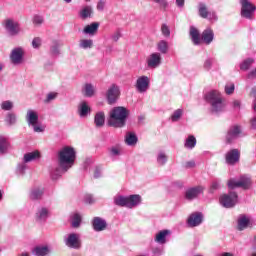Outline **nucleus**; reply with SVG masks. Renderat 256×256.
I'll return each mask as SVG.
<instances>
[{"label": "nucleus", "instance_id": "1", "mask_svg": "<svg viewBox=\"0 0 256 256\" xmlns=\"http://www.w3.org/2000/svg\"><path fill=\"white\" fill-rule=\"evenodd\" d=\"M75 163V149L71 146H65L58 152V164L60 168H56L51 173L53 181H57L63 173H67V170L73 167Z\"/></svg>", "mask_w": 256, "mask_h": 256}, {"label": "nucleus", "instance_id": "2", "mask_svg": "<svg viewBox=\"0 0 256 256\" xmlns=\"http://www.w3.org/2000/svg\"><path fill=\"white\" fill-rule=\"evenodd\" d=\"M127 117H129V110L127 108L123 106L114 107L109 113L108 124L110 127L121 129V127H125Z\"/></svg>", "mask_w": 256, "mask_h": 256}, {"label": "nucleus", "instance_id": "3", "mask_svg": "<svg viewBox=\"0 0 256 256\" xmlns=\"http://www.w3.org/2000/svg\"><path fill=\"white\" fill-rule=\"evenodd\" d=\"M189 35L194 45H201L202 41L205 45H211V43H213V39H215V33L211 28L205 29L202 34H200L199 30L195 28V26H191Z\"/></svg>", "mask_w": 256, "mask_h": 256}, {"label": "nucleus", "instance_id": "4", "mask_svg": "<svg viewBox=\"0 0 256 256\" xmlns=\"http://www.w3.org/2000/svg\"><path fill=\"white\" fill-rule=\"evenodd\" d=\"M205 100L211 105L212 113H221L225 111V103L221 98V93L217 90H212L205 95Z\"/></svg>", "mask_w": 256, "mask_h": 256}, {"label": "nucleus", "instance_id": "5", "mask_svg": "<svg viewBox=\"0 0 256 256\" xmlns=\"http://www.w3.org/2000/svg\"><path fill=\"white\" fill-rule=\"evenodd\" d=\"M228 188L230 189H244L245 191L249 190L251 187H253V180L251 179V176L244 174L239 177L238 180L235 178H231L228 180Z\"/></svg>", "mask_w": 256, "mask_h": 256}, {"label": "nucleus", "instance_id": "6", "mask_svg": "<svg viewBox=\"0 0 256 256\" xmlns=\"http://www.w3.org/2000/svg\"><path fill=\"white\" fill-rule=\"evenodd\" d=\"M26 121L28 126L33 128L34 133H43L45 131V126L39 123L37 111L29 109L26 113Z\"/></svg>", "mask_w": 256, "mask_h": 256}, {"label": "nucleus", "instance_id": "7", "mask_svg": "<svg viewBox=\"0 0 256 256\" xmlns=\"http://www.w3.org/2000/svg\"><path fill=\"white\" fill-rule=\"evenodd\" d=\"M239 201V196L237 192L230 191L228 194H224L220 197V204L226 209H232L236 206Z\"/></svg>", "mask_w": 256, "mask_h": 256}, {"label": "nucleus", "instance_id": "8", "mask_svg": "<svg viewBox=\"0 0 256 256\" xmlns=\"http://www.w3.org/2000/svg\"><path fill=\"white\" fill-rule=\"evenodd\" d=\"M241 12L240 15L244 19H253L255 15L256 6L251 3V0H240Z\"/></svg>", "mask_w": 256, "mask_h": 256}, {"label": "nucleus", "instance_id": "9", "mask_svg": "<svg viewBox=\"0 0 256 256\" xmlns=\"http://www.w3.org/2000/svg\"><path fill=\"white\" fill-rule=\"evenodd\" d=\"M9 57L12 65H23L25 63V48L21 46L15 47L12 49Z\"/></svg>", "mask_w": 256, "mask_h": 256}, {"label": "nucleus", "instance_id": "10", "mask_svg": "<svg viewBox=\"0 0 256 256\" xmlns=\"http://www.w3.org/2000/svg\"><path fill=\"white\" fill-rule=\"evenodd\" d=\"M64 243L70 249H81V235L70 233L64 237Z\"/></svg>", "mask_w": 256, "mask_h": 256}, {"label": "nucleus", "instance_id": "11", "mask_svg": "<svg viewBox=\"0 0 256 256\" xmlns=\"http://www.w3.org/2000/svg\"><path fill=\"white\" fill-rule=\"evenodd\" d=\"M121 95V90L116 84H112L107 92H106V99L108 102V105H113L117 103V100L119 99V96Z\"/></svg>", "mask_w": 256, "mask_h": 256}, {"label": "nucleus", "instance_id": "12", "mask_svg": "<svg viewBox=\"0 0 256 256\" xmlns=\"http://www.w3.org/2000/svg\"><path fill=\"white\" fill-rule=\"evenodd\" d=\"M4 27L7 33L11 35V37H15L19 35V33H21V27H19V22H15V20H11V19L6 20Z\"/></svg>", "mask_w": 256, "mask_h": 256}, {"label": "nucleus", "instance_id": "13", "mask_svg": "<svg viewBox=\"0 0 256 256\" xmlns=\"http://www.w3.org/2000/svg\"><path fill=\"white\" fill-rule=\"evenodd\" d=\"M150 83L151 80L149 79L148 76H140L136 80V90L138 91V93H147V91L149 90Z\"/></svg>", "mask_w": 256, "mask_h": 256}, {"label": "nucleus", "instance_id": "14", "mask_svg": "<svg viewBox=\"0 0 256 256\" xmlns=\"http://www.w3.org/2000/svg\"><path fill=\"white\" fill-rule=\"evenodd\" d=\"M239 159H241V152L239 151V149L229 150L225 154V160L227 165H236V163H239Z\"/></svg>", "mask_w": 256, "mask_h": 256}, {"label": "nucleus", "instance_id": "15", "mask_svg": "<svg viewBox=\"0 0 256 256\" xmlns=\"http://www.w3.org/2000/svg\"><path fill=\"white\" fill-rule=\"evenodd\" d=\"M241 137V126H231L228 129L227 135H226V141L227 143H233L235 139H239Z\"/></svg>", "mask_w": 256, "mask_h": 256}, {"label": "nucleus", "instance_id": "16", "mask_svg": "<svg viewBox=\"0 0 256 256\" xmlns=\"http://www.w3.org/2000/svg\"><path fill=\"white\" fill-rule=\"evenodd\" d=\"M203 191H205V188L203 186H196V187L190 188L186 190L185 198L188 201H193V199H197L199 195L203 193Z\"/></svg>", "mask_w": 256, "mask_h": 256}, {"label": "nucleus", "instance_id": "17", "mask_svg": "<svg viewBox=\"0 0 256 256\" xmlns=\"http://www.w3.org/2000/svg\"><path fill=\"white\" fill-rule=\"evenodd\" d=\"M203 223V214L200 212L192 213L187 220L188 227H199Z\"/></svg>", "mask_w": 256, "mask_h": 256}, {"label": "nucleus", "instance_id": "18", "mask_svg": "<svg viewBox=\"0 0 256 256\" xmlns=\"http://www.w3.org/2000/svg\"><path fill=\"white\" fill-rule=\"evenodd\" d=\"M161 65V53L154 52L147 59V66L150 69H157Z\"/></svg>", "mask_w": 256, "mask_h": 256}, {"label": "nucleus", "instance_id": "19", "mask_svg": "<svg viewBox=\"0 0 256 256\" xmlns=\"http://www.w3.org/2000/svg\"><path fill=\"white\" fill-rule=\"evenodd\" d=\"M92 227L96 232L105 231L107 229V221L101 217H94Z\"/></svg>", "mask_w": 256, "mask_h": 256}, {"label": "nucleus", "instance_id": "20", "mask_svg": "<svg viewBox=\"0 0 256 256\" xmlns=\"http://www.w3.org/2000/svg\"><path fill=\"white\" fill-rule=\"evenodd\" d=\"M38 159H41V152L39 150L27 152L22 158L24 163H33V161H37Z\"/></svg>", "mask_w": 256, "mask_h": 256}, {"label": "nucleus", "instance_id": "21", "mask_svg": "<svg viewBox=\"0 0 256 256\" xmlns=\"http://www.w3.org/2000/svg\"><path fill=\"white\" fill-rule=\"evenodd\" d=\"M138 205H141L140 195L134 194V195L128 196V202H127L128 209H134V207H137Z\"/></svg>", "mask_w": 256, "mask_h": 256}, {"label": "nucleus", "instance_id": "22", "mask_svg": "<svg viewBox=\"0 0 256 256\" xmlns=\"http://www.w3.org/2000/svg\"><path fill=\"white\" fill-rule=\"evenodd\" d=\"M36 221L38 223H43V221H47V218L49 217V209L45 207H41L36 212Z\"/></svg>", "mask_w": 256, "mask_h": 256}, {"label": "nucleus", "instance_id": "23", "mask_svg": "<svg viewBox=\"0 0 256 256\" xmlns=\"http://www.w3.org/2000/svg\"><path fill=\"white\" fill-rule=\"evenodd\" d=\"M170 233L171 231L169 230H162L156 234L154 241L159 245H165L167 243V235H170Z\"/></svg>", "mask_w": 256, "mask_h": 256}, {"label": "nucleus", "instance_id": "24", "mask_svg": "<svg viewBox=\"0 0 256 256\" xmlns=\"http://www.w3.org/2000/svg\"><path fill=\"white\" fill-rule=\"evenodd\" d=\"M99 31V22H94L89 25H86L85 28L83 29L84 35H95Z\"/></svg>", "mask_w": 256, "mask_h": 256}, {"label": "nucleus", "instance_id": "25", "mask_svg": "<svg viewBox=\"0 0 256 256\" xmlns=\"http://www.w3.org/2000/svg\"><path fill=\"white\" fill-rule=\"evenodd\" d=\"M91 113V107H89V104H87L86 101H83L78 106V115L80 117H87Z\"/></svg>", "mask_w": 256, "mask_h": 256}, {"label": "nucleus", "instance_id": "26", "mask_svg": "<svg viewBox=\"0 0 256 256\" xmlns=\"http://www.w3.org/2000/svg\"><path fill=\"white\" fill-rule=\"evenodd\" d=\"M32 253L33 255H36V256H46L51 253V249L49 248V246H36L32 250Z\"/></svg>", "mask_w": 256, "mask_h": 256}, {"label": "nucleus", "instance_id": "27", "mask_svg": "<svg viewBox=\"0 0 256 256\" xmlns=\"http://www.w3.org/2000/svg\"><path fill=\"white\" fill-rule=\"evenodd\" d=\"M44 193H45V189L34 188L30 191V199L32 201H39V199H42Z\"/></svg>", "mask_w": 256, "mask_h": 256}, {"label": "nucleus", "instance_id": "28", "mask_svg": "<svg viewBox=\"0 0 256 256\" xmlns=\"http://www.w3.org/2000/svg\"><path fill=\"white\" fill-rule=\"evenodd\" d=\"M84 97H93L95 95V86L91 83H86L82 88Z\"/></svg>", "mask_w": 256, "mask_h": 256}, {"label": "nucleus", "instance_id": "29", "mask_svg": "<svg viewBox=\"0 0 256 256\" xmlns=\"http://www.w3.org/2000/svg\"><path fill=\"white\" fill-rule=\"evenodd\" d=\"M157 51L162 55H167V53H169V43L165 40H160L157 43Z\"/></svg>", "mask_w": 256, "mask_h": 256}, {"label": "nucleus", "instance_id": "30", "mask_svg": "<svg viewBox=\"0 0 256 256\" xmlns=\"http://www.w3.org/2000/svg\"><path fill=\"white\" fill-rule=\"evenodd\" d=\"M137 135L135 133L128 132L125 136V143L126 145H129L130 147H133V145H137Z\"/></svg>", "mask_w": 256, "mask_h": 256}, {"label": "nucleus", "instance_id": "31", "mask_svg": "<svg viewBox=\"0 0 256 256\" xmlns=\"http://www.w3.org/2000/svg\"><path fill=\"white\" fill-rule=\"evenodd\" d=\"M128 196L117 195L114 197V204L118 207H127Z\"/></svg>", "mask_w": 256, "mask_h": 256}, {"label": "nucleus", "instance_id": "32", "mask_svg": "<svg viewBox=\"0 0 256 256\" xmlns=\"http://www.w3.org/2000/svg\"><path fill=\"white\" fill-rule=\"evenodd\" d=\"M94 123L96 127H103L105 125V113L98 112L94 117Z\"/></svg>", "mask_w": 256, "mask_h": 256}, {"label": "nucleus", "instance_id": "33", "mask_svg": "<svg viewBox=\"0 0 256 256\" xmlns=\"http://www.w3.org/2000/svg\"><path fill=\"white\" fill-rule=\"evenodd\" d=\"M249 227V218L247 216H242L238 219V230L243 231Z\"/></svg>", "mask_w": 256, "mask_h": 256}, {"label": "nucleus", "instance_id": "34", "mask_svg": "<svg viewBox=\"0 0 256 256\" xmlns=\"http://www.w3.org/2000/svg\"><path fill=\"white\" fill-rule=\"evenodd\" d=\"M93 14V8L91 6H85L79 13L81 19H89Z\"/></svg>", "mask_w": 256, "mask_h": 256}, {"label": "nucleus", "instance_id": "35", "mask_svg": "<svg viewBox=\"0 0 256 256\" xmlns=\"http://www.w3.org/2000/svg\"><path fill=\"white\" fill-rule=\"evenodd\" d=\"M5 123L11 127L17 123V115L13 112H10L6 115Z\"/></svg>", "mask_w": 256, "mask_h": 256}, {"label": "nucleus", "instance_id": "36", "mask_svg": "<svg viewBox=\"0 0 256 256\" xmlns=\"http://www.w3.org/2000/svg\"><path fill=\"white\" fill-rule=\"evenodd\" d=\"M196 145H197V139H195V136L190 135L186 139L184 147H186V149H193Z\"/></svg>", "mask_w": 256, "mask_h": 256}, {"label": "nucleus", "instance_id": "37", "mask_svg": "<svg viewBox=\"0 0 256 256\" xmlns=\"http://www.w3.org/2000/svg\"><path fill=\"white\" fill-rule=\"evenodd\" d=\"M8 148L9 142H7V138L0 136V155H3V153H7Z\"/></svg>", "mask_w": 256, "mask_h": 256}, {"label": "nucleus", "instance_id": "38", "mask_svg": "<svg viewBox=\"0 0 256 256\" xmlns=\"http://www.w3.org/2000/svg\"><path fill=\"white\" fill-rule=\"evenodd\" d=\"M198 11L202 19H207L209 17V11L207 10V6L204 3L199 4Z\"/></svg>", "mask_w": 256, "mask_h": 256}, {"label": "nucleus", "instance_id": "39", "mask_svg": "<svg viewBox=\"0 0 256 256\" xmlns=\"http://www.w3.org/2000/svg\"><path fill=\"white\" fill-rule=\"evenodd\" d=\"M156 161L160 167H163L167 163V154L165 152H159Z\"/></svg>", "mask_w": 256, "mask_h": 256}, {"label": "nucleus", "instance_id": "40", "mask_svg": "<svg viewBox=\"0 0 256 256\" xmlns=\"http://www.w3.org/2000/svg\"><path fill=\"white\" fill-rule=\"evenodd\" d=\"M25 171H27V162L23 161L17 164L16 173L17 175H25Z\"/></svg>", "mask_w": 256, "mask_h": 256}, {"label": "nucleus", "instance_id": "41", "mask_svg": "<svg viewBox=\"0 0 256 256\" xmlns=\"http://www.w3.org/2000/svg\"><path fill=\"white\" fill-rule=\"evenodd\" d=\"M80 49H91L93 47V40L91 39H82L79 42Z\"/></svg>", "mask_w": 256, "mask_h": 256}, {"label": "nucleus", "instance_id": "42", "mask_svg": "<svg viewBox=\"0 0 256 256\" xmlns=\"http://www.w3.org/2000/svg\"><path fill=\"white\" fill-rule=\"evenodd\" d=\"M253 63H255V59L253 58H248L246 60H244L241 64H240V69L242 71H247L249 69V67H251V65H253Z\"/></svg>", "mask_w": 256, "mask_h": 256}, {"label": "nucleus", "instance_id": "43", "mask_svg": "<svg viewBox=\"0 0 256 256\" xmlns=\"http://www.w3.org/2000/svg\"><path fill=\"white\" fill-rule=\"evenodd\" d=\"M181 117H183V109H177L171 115V121L173 123H176V121H179V119H181Z\"/></svg>", "mask_w": 256, "mask_h": 256}, {"label": "nucleus", "instance_id": "44", "mask_svg": "<svg viewBox=\"0 0 256 256\" xmlns=\"http://www.w3.org/2000/svg\"><path fill=\"white\" fill-rule=\"evenodd\" d=\"M79 225H81V216L78 213H76L72 215V227H74V229H77Z\"/></svg>", "mask_w": 256, "mask_h": 256}, {"label": "nucleus", "instance_id": "45", "mask_svg": "<svg viewBox=\"0 0 256 256\" xmlns=\"http://www.w3.org/2000/svg\"><path fill=\"white\" fill-rule=\"evenodd\" d=\"M44 21L45 20L43 19V16H41V15L36 14L32 18L33 25H35L36 27L43 25Z\"/></svg>", "mask_w": 256, "mask_h": 256}, {"label": "nucleus", "instance_id": "46", "mask_svg": "<svg viewBox=\"0 0 256 256\" xmlns=\"http://www.w3.org/2000/svg\"><path fill=\"white\" fill-rule=\"evenodd\" d=\"M13 109V102L6 100L1 103V110L2 111H11Z\"/></svg>", "mask_w": 256, "mask_h": 256}, {"label": "nucleus", "instance_id": "47", "mask_svg": "<svg viewBox=\"0 0 256 256\" xmlns=\"http://www.w3.org/2000/svg\"><path fill=\"white\" fill-rule=\"evenodd\" d=\"M43 45V40L40 37H35L32 40L33 49H39Z\"/></svg>", "mask_w": 256, "mask_h": 256}, {"label": "nucleus", "instance_id": "48", "mask_svg": "<svg viewBox=\"0 0 256 256\" xmlns=\"http://www.w3.org/2000/svg\"><path fill=\"white\" fill-rule=\"evenodd\" d=\"M50 53L51 55H53V57H59V55L61 54V51L59 50V44H54L53 46H51Z\"/></svg>", "mask_w": 256, "mask_h": 256}, {"label": "nucleus", "instance_id": "49", "mask_svg": "<svg viewBox=\"0 0 256 256\" xmlns=\"http://www.w3.org/2000/svg\"><path fill=\"white\" fill-rule=\"evenodd\" d=\"M219 187H221L219 180H214L210 186L209 193H215Z\"/></svg>", "mask_w": 256, "mask_h": 256}, {"label": "nucleus", "instance_id": "50", "mask_svg": "<svg viewBox=\"0 0 256 256\" xmlns=\"http://www.w3.org/2000/svg\"><path fill=\"white\" fill-rule=\"evenodd\" d=\"M161 31L164 37H171V30L169 29V26H167V24L162 25Z\"/></svg>", "mask_w": 256, "mask_h": 256}, {"label": "nucleus", "instance_id": "51", "mask_svg": "<svg viewBox=\"0 0 256 256\" xmlns=\"http://www.w3.org/2000/svg\"><path fill=\"white\" fill-rule=\"evenodd\" d=\"M55 99H57V93L50 92L49 94H47V97L44 100V103H51V101H55Z\"/></svg>", "mask_w": 256, "mask_h": 256}, {"label": "nucleus", "instance_id": "52", "mask_svg": "<svg viewBox=\"0 0 256 256\" xmlns=\"http://www.w3.org/2000/svg\"><path fill=\"white\" fill-rule=\"evenodd\" d=\"M105 5H107V0H100V1L97 3L96 9H97L98 11H104Z\"/></svg>", "mask_w": 256, "mask_h": 256}, {"label": "nucleus", "instance_id": "53", "mask_svg": "<svg viewBox=\"0 0 256 256\" xmlns=\"http://www.w3.org/2000/svg\"><path fill=\"white\" fill-rule=\"evenodd\" d=\"M234 91H235V84H230L225 86V92L227 95L233 94Z\"/></svg>", "mask_w": 256, "mask_h": 256}, {"label": "nucleus", "instance_id": "54", "mask_svg": "<svg viewBox=\"0 0 256 256\" xmlns=\"http://www.w3.org/2000/svg\"><path fill=\"white\" fill-rule=\"evenodd\" d=\"M211 67H213V59L208 58L204 62V69H206V71H209L211 69Z\"/></svg>", "mask_w": 256, "mask_h": 256}, {"label": "nucleus", "instance_id": "55", "mask_svg": "<svg viewBox=\"0 0 256 256\" xmlns=\"http://www.w3.org/2000/svg\"><path fill=\"white\" fill-rule=\"evenodd\" d=\"M110 155H112V157H117L118 155H121V150L117 147H112L110 149Z\"/></svg>", "mask_w": 256, "mask_h": 256}, {"label": "nucleus", "instance_id": "56", "mask_svg": "<svg viewBox=\"0 0 256 256\" xmlns=\"http://www.w3.org/2000/svg\"><path fill=\"white\" fill-rule=\"evenodd\" d=\"M84 201L85 203H89L91 205V203H95V199L93 198V195L88 194L84 197Z\"/></svg>", "mask_w": 256, "mask_h": 256}, {"label": "nucleus", "instance_id": "57", "mask_svg": "<svg viewBox=\"0 0 256 256\" xmlns=\"http://www.w3.org/2000/svg\"><path fill=\"white\" fill-rule=\"evenodd\" d=\"M185 169H193L195 168V162L193 160L188 161L184 164Z\"/></svg>", "mask_w": 256, "mask_h": 256}, {"label": "nucleus", "instance_id": "58", "mask_svg": "<svg viewBox=\"0 0 256 256\" xmlns=\"http://www.w3.org/2000/svg\"><path fill=\"white\" fill-rule=\"evenodd\" d=\"M155 3H159L160 7H162L163 9H167V7L169 6V3H167V1L165 0H158Z\"/></svg>", "mask_w": 256, "mask_h": 256}, {"label": "nucleus", "instance_id": "59", "mask_svg": "<svg viewBox=\"0 0 256 256\" xmlns=\"http://www.w3.org/2000/svg\"><path fill=\"white\" fill-rule=\"evenodd\" d=\"M113 41L117 42L119 39H121V32L117 31L112 35Z\"/></svg>", "mask_w": 256, "mask_h": 256}, {"label": "nucleus", "instance_id": "60", "mask_svg": "<svg viewBox=\"0 0 256 256\" xmlns=\"http://www.w3.org/2000/svg\"><path fill=\"white\" fill-rule=\"evenodd\" d=\"M176 7L183 9L185 7V0H176Z\"/></svg>", "mask_w": 256, "mask_h": 256}, {"label": "nucleus", "instance_id": "61", "mask_svg": "<svg viewBox=\"0 0 256 256\" xmlns=\"http://www.w3.org/2000/svg\"><path fill=\"white\" fill-rule=\"evenodd\" d=\"M99 177H101V170L99 168H95L94 179H99Z\"/></svg>", "mask_w": 256, "mask_h": 256}, {"label": "nucleus", "instance_id": "62", "mask_svg": "<svg viewBox=\"0 0 256 256\" xmlns=\"http://www.w3.org/2000/svg\"><path fill=\"white\" fill-rule=\"evenodd\" d=\"M248 79H256V68L248 74Z\"/></svg>", "mask_w": 256, "mask_h": 256}, {"label": "nucleus", "instance_id": "63", "mask_svg": "<svg viewBox=\"0 0 256 256\" xmlns=\"http://www.w3.org/2000/svg\"><path fill=\"white\" fill-rule=\"evenodd\" d=\"M233 105L236 109H240L241 108V101L236 100L233 102Z\"/></svg>", "mask_w": 256, "mask_h": 256}, {"label": "nucleus", "instance_id": "64", "mask_svg": "<svg viewBox=\"0 0 256 256\" xmlns=\"http://www.w3.org/2000/svg\"><path fill=\"white\" fill-rule=\"evenodd\" d=\"M251 127L252 129H256V116L251 119Z\"/></svg>", "mask_w": 256, "mask_h": 256}]
</instances>
